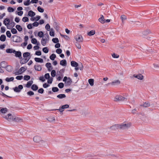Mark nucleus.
Masks as SVG:
<instances>
[{"label": "nucleus", "mask_w": 159, "mask_h": 159, "mask_svg": "<svg viewBox=\"0 0 159 159\" xmlns=\"http://www.w3.org/2000/svg\"><path fill=\"white\" fill-rule=\"evenodd\" d=\"M127 99V96H123L121 95H117L114 98V101H126Z\"/></svg>", "instance_id": "1"}, {"label": "nucleus", "mask_w": 159, "mask_h": 159, "mask_svg": "<svg viewBox=\"0 0 159 159\" xmlns=\"http://www.w3.org/2000/svg\"><path fill=\"white\" fill-rule=\"evenodd\" d=\"M49 36L48 34H45L41 41V43L42 45L45 46L48 41Z\"/></svg>", "instance_id": "2"}, {"label": "nucleus", "mask_w": 159, "mask_h": 159, "mask_svg": "<svg viewBox=\"0 0 159 159\" xmlns=\"http://www.w3.org/2000/svg\"><path fill=\"white\" fill-rule=\"evenodd\" d=\"M63 81L65 82V85L66 86L70 85L72 82L70 77H67L66 76L64 77Z\"/></svg>", "instance_id": "3"}, {"label": "nucleus", "mask_w": 159, "mask_h": 159, "mask_svg": "<svg viewBox=\"0 0 159 159\" xmlns=\"http://www.w3.org/2000/svg\"><path fill=\"white\" fill-rule=\"evenodd\" d=\"M120 129H125L129 128L131 125L130 123H123L119 124Z\"/></svg>", "instance_id": "4"}, {"label": "nucleus", "mask_w": 159, "mask_h": 159, "mask_svg": "<svg viewBox=\"0 0 159 159\" xmlns=\"http://www.w3.org/2000/svg\"><path fill=\"white\" fill-rule=\"evenodd\" d=\"M14 115H12L11 113H9L5 116H3V117L7 121L9 122L13 121Z\"/></svg>", "instance_id": "5"}, {"label": "nucleus", "mask_w": 159, "mask_h": 159, "mask_svg": "<svg viewBox=\"0 0 159 159\" xmlns=\"http://www.w3.org/2000/svg\"><path fill=\"white\" fill-rule=\"evenodd\" d=\"M74 38L77 42H82L83 41V38L82 36L80 35H76L75 36Z\"/></svg>", "instance_id": "6"}, {"label": "nucleus", "mask_w": 159, "mask_h": 159, "mask_svg": "<svg viewBox=\"0 0 159 159\" xmlns=\"http://www.w3.org/2000/svg\"><path fill=\"white\" fill-rule=\"evenodd\" d=\"M26 69V67H22L17 71L16 72L15 74L16 75L21 74L24 72L25 71Z\"/></svg>", "instance_id": "7"}, {"label": "nucleus", "mask_w": 159, "mask_h": 159, "mask_svg": "<svg viewBox=\"0 0 159 159\" xmlns=\"http://www.w3.org/2000/svg\"><path fill=\"white\" fill-rule=\"evenodd\" d=\"M13 41L15 42H20L22 41V39L20 37L14 35L12 37Z\"/></svg>", "instance_id": "8"}, {"label": "nucleus", "mask_w": 159, "mask_h": 159, "mask_svg": "<svg viewBox=\"0 0 159 159\" xmlns=\"http://www.w3.org/2000/svg\"><path fill=\"white\" fill-rule=\"evenodd\" d=\"M120 126L119 124H115L112 125V126H110L109 129H110V130L112 131H114L116 129H120Z\"/></svg>", "instance_id": "9"}, {"label": "nucleus", "mask_w": 159, "mask_h": 159, "mask_svg": "<svg viewBox=\"0 0 159 159\" xmlns=\"http://www.w3.org/2000/svg\"><path fill=\"white\" fill-rule=\"evenodd\" d=\"M8 111V109L6 107L1 108L0 109V113L2 114V116L3 117V116H5V114L7 113Z\"/></svg>", "instance_id": "10"}, {"label": "nucleus", "mask_w": 159, "mask_h": 159, "mask_svg": "<svg viewBox=\"0 0 159 159\" xmlns=\"http://www.w3.org/2000/svg\"><path fill=\"white\" fill-rule=\"evenodd\" d=\"M120 84V81L118 80H116L112 81L111 83H108L106 85V86H108L110 84L112 85H115L117 84Z\"/></svg>", "instance_id": "11"}, {"label": "nucleus", "mask_w": 159, "mask_h": 159, "mask_svg": "<svg viewBox=\"0 0 159 159\" xmlns=\"http://www.w3.org/2000/svg\"><path fill=\"white\" fill-rule=\"evenodd\" d=\"M42 138L41 137L39 136H34L33 138V141L35 143H39L41 141Z\"/></svg>", "instance_id": "12"}, {"label": "nucleus", "mask_w": 159, "mask_h": 159, "mask_svg": "<svg viewBox=\"0 0 159 159\" xmlns=\"http://www.w3.org/2000/svg\"><path fill=\"white\" fill-rule=\"evenodd\" d=\"M23 88V86L22 85H20L18 87H16L13 88L14 90L16 92H19L20 91V90Z\"/></svg>", "instance_id": "13"}, {"label": "nucleus", "mask_w": 159, "mask_h": 159, "mask_svg": "<svg viewBox=\"0 0 159 159\" xmlns=\"http://www.w3.org/2000/svg\"><path fill=\"white\" fill-rule=\"evenodd\" d=\"M98 20L99 22L102 24H104L105 22V19L104 18V17L102 15H100V17L98 19Z\"/></svg>", "instance_id": "14"}, {"label": "nucleus", "mask_w": 159, "mask_h": 159, "mask_svg": "<svg viewBox=\"0 0 159 159\" xmlns=\"http://www.w3.org/2000/svg\"><path fill=\"white\" fill-rule=\"evenodd\" d=\"M69 107V106L68 105L65 104L62 106L61 108L57 110H58L60 112H62L64 111V109L68 108Z\"/></svg>", "instance_id": "15"}, {"label": "nucleus", "mask_w": 159, "mask_h": 159, "mask_svg": "<svg viewBox=\"0 0 159 159\" xmlns=\"http://www.w3.org/2000/svg\"><path fill=\"white\" fill-rule=\"evenodd\" d=\"M13 121L16 122H22L23 121V119L20 117L16 116L14 115Z\"/></svg>", "instance_id": "16"}, {"label": "nucleus", "mask_w": 159, "mask_h": 159, "mask_svg": "<svg viewBox=\"0 0 159 159\" xmlns=\"http://www.w3.org/2000/svg\"><path fill=\"white\" fill-rule=\"evenodd\" d=\"M14 54H15V56L16 57H19L20 59L21 58V53L20 51H15Z\"/></svg>", "instance_id": "17"}, {"label": "nucleus", "mask_w": 159, "mask_h": 159, "mask_svg": "<svg viewBox=\"0 0 159 159\" xmlns=\"http://www.w3.org/2000/svg\"><path fill=\"white\" fill-rule=\"evenodd\" d=\"M133 77L137 78L138 79L140 80H142L143 78V76L141 74H139L137 75H133Z\"/></svg>", "instance_id": "18"}, {"label": "nucleus", "mask_w": 159, "mask_h": 159, "mask_svg": "<svg viewBox=\"0 0 159 159\" xmlns=\"http://www.w3.org/2000/svg\"><path fill=\"white\" fill-rule=\"evenodd\" d=\"M30 59V57H26L25 59H22L20 61V63L21 64H24L26 63Z\"/></svg>", "instance_id": "19"}, {"label": "nucleus", "mask_w": 159, "mask_h": 159, "mask_svg": "<svg viewBox=\"0 0 159 159\" xmlns=\"http://www.w3.org/2000/svg\"><path fill=\"white\" fill-rule=\"evenodd\" d=\"M0 65L2 68H6L7 66V62L5 61H3L0 62Z\"/></svg>", "instance_id": "20"}, {"label": "nucleus", "mask_w": 159, "mask_h": 159, "mask_svg": "<svg viewBox=\"0 0 159 159\" xmlns=\"http://www.w3.org/2000/svg\"><path fill=\"white\" fill-rule=\"evenodd\" d=\"M40 143L42 145L45 147H48V144L47 142L44 140L41 139V141L40 142Z\"/></svg>", "instance_id": "21"}, {"label": "nucleus", "mask_w": 159, "mask_h": 159, "mask_svg": "<svg viewBox=\"0 0 159 159\" xmlns=\"http://www.w3.org/2000/svg\"><path fill=\"white\" fill-rule=\"evenodd\" d=\"M34 68L35 70L39 71L42 69V67L40 65H35L34 66Z\"/></svg>", "instance_id": "22"}, {"label": "nucleus", "mask_w": 159, "mask_h": 159, "mask_svg": "<svg viewBox=\"0 0 159 159\" xmlns=\"http://www.w3.org/2000/svg\"><path fill=\"white\" fill-rule=\"evenodd\" d=\"M47 120L50 122H53L55 121V118L53 116H50L48 118Z\"/></svg>", "instance_id": "23"}, {"label": "nucleus", "mask_w": 159, "mask_h": 159, "mask_svg": "<svg viewBox=\"0 0 159 159\" xmlns=\"http://www.w3.org/2000/svg\"><path fill=\"white\" fill-rule=\"evenodd\" d=\"M46 66L48 68V70L49 71H50L52 69L51 64L50 63L48 62L46 64Z\"/></svg>", "instance_id": "24"}, {"label": "nucleus", "mask_w": 159, "mask_h": 159, "mask_svg": "<svg viewBox=\"0 0 159 159\" xmlns=\"http://www.w3.org/2000/svg\"><path fill=\"white\" fill-rule=\"evenodd\" d=\"M95 33V31L94 30H92L87 33L88 35L91 36L94 35Z\"/></svg>", "instance_id": "25"}, {"label": "nucleus", "mask_w": 159, "mask_h": 159, "mask_svg": "<svg viewBox=\"0 0 159 159\" xmlns=\"http://www.w3.org/2000/svg\"><path fill=\"white\" fill-rule=\"evenodd\" d=\"M60 64L63 66H66L67 64L66 61V60H61L60 62Z\"/></svg>", "instance_id": "26"}, {"label": "nucleus", "mask_w": 159, "mask_h": 159, "mask_svg": "<svg viewBox=\"0 0 159 159\" xmlns=\"http://www.w3.org/2000/svg\"><path fill=\"white\" fill-rule=\"evenodd\" d=\"M71 65L72 66L77 67L78 66V63L74 61H72L71 62Z\"/></svg>", "instance_id": "27"}, {"label": "nucleus", "mask_w": 159, "mask_h": 159, "mask_svg": "<svg viewBox=\"0 0 159 159\" xmlns=\"http://www.w3.org/2000/svg\"><path fill=\"white\" fill-rule=\"evenodd\" d=\"M15 50L12 49H10V48H8L6 50V52L7 53H14Z\"/></svg>", "instance_id": "28"}, {"label": "nucleus", "mask_w": 159, "mask_h": 159, "mask_svg": "<svg viewBox=\"0 0 159 159\" xmlns=\"http://www.w3.org/2000/svg\"><path fill=\"white\" fill-rule=\"evenodd\" d=\"M94 80L93 79H90L88 80V82L90 85L93 86L94 85Z\"/></svg>", "instance_id": "29"}, {"label": "nucleus", "mask_w": 159, "mask_h": 159, "mask_svg": "<svg viewBox=\"0 0 159 159\" xmlns=\"http://www.w3.org/2000/svg\"><path fill=\"white\" fill-rule=\"evenodd\" d=\"M120 18L122 21V22L123 23L124 21L127 19L126 16L124 15H122L120 16Z\"/></svg>", "instance_id": "30"}, {"label": "nucleus", "mask_w": 159, "mask_h": 159, "mask_svg": "<svg viewBox=\"0 0 159 159\" xmlns=\"http://www.w3.org/2000/svg\"><path fill=\"white\" fill-rule=\"evenodd\" d=\"M34 60L37 62L40 63H43V59L41 58L35 57L34 58Z\"/></svg>", "instance_id": "31"}, {"label": "nucleus", "mask_w": 159, "mask_h": 159, "mask_svg": "<svg viewBox=\"0 0 159 159\" xmlns=\"http://www.w3.org/2000/svg\"><path fill=\"white\" fill-rule=\"evenodd\" d=\"M35 15V13L31 10L28 12V15L32 17L34 16Z\"/></svg>", "instance_id": "32"}, {"label": "nucleus", "mask_w": 159, "mask_h": 159, "mask_svg": "<svg viewBox=\"0 0 159 159\" xmlns=\"http://www.w3.org/2000/svg\"><path fill=\"white\" fill-rule=\"evenodd\" d=\"M10 22V20L9 19L6 18L4 20L3 23L5 25H9Z\"/></svg>", "instance_id": "33"}, {"label": "nucleus", "mask_w": 159, "mask_h": 159, "mask_svg": "<svg viewBox=\"0 0 159 159\" xmlns=\"http://www.w3.org/2000/svg\"><path fill=\"white\" fill-rule=\"evenodd\" d=\"M33 83V81H30L27 82L25 87L28 88H30Z\"/></svg>", "instance_id": "34"}, {"label": "nucleus", "mask_w": 159, "mask_h": 159, "mask_svg": "<svg viewBox=\"0 0 159 159\" xmlns=\"http://www.w3.org/2000/svg\"><path fill=\"white\" fill-rule=\"evenodd\" d=\"M6 39V36L4 34L2 35L0 37V40L2 41H5Z\"/></svg>", "instance_id": "35"}, {"label": "nucleus", "mask_w": 159, "mask_h": 159, "mask_svg": "<svg viewBox=\"0 0 159 159\" xmlns=\"http://www.w3.org/2000/svg\"><path fill=\"white\" fill-rule=\"evenodd\" d=\"M66 96L65 94H62L58 95L57 96V97L59 98V99H62L66 98Z\"/></svg>", "instance_id": "36"}, {"label": "nucleus", "mask_w": 159, "mask_h": 159, "mask_svg": "<svg viewBox=\"0 0 159 159\" xmlns=\"http://www.w3.org/2000/svg\"><path fill=\"white\" fill-rule=\"evenodd\" d=\"M38 86L35 84H33L31 86V89L34 91H36L38 89Z\"/></svg>", "instance_id": "37"}, {"label": "nucleus", "mask_w": 159, "mask_h": 159, "mask_svg": "<svg viewBox=\"0 0 159 159\" xmlns=\"http://www.w3.org/2000/svg\"><path fill=\"white\" fill-rule=\"evenodd\" d=\"M30 53L29 52H25L23 54V56L24 58H29Z\"/></svg>", "instance_id": "38"}, {"label": "nucleus", "mask_w": 159, "mask_h": 159, "mask_svg": "<svg viewBox=\"0 0 159 159\" xmlns=\"http://www.w3.org/2000/svg\"><path fill=\"white\" fill-rule=\"evenodd\" d=\"M31 43L33 44H36L37 43V45H39V43H37V40L36 39L34 38L32 39L31 40Z\"/></svg>", "instance_id": "39"}, {"label": "nucleus", "mask_w": 159, "mask_h": 159, "mask_svg": "<svg viewBox=\"0 0 159 159\" xmlns=\"http://www.w3.org/2000/svg\"><path fill=\"white\" fill-rule=\"evenodd\" d=\"M14 80V78L13 77H11L10 78L7 77L5 79L6 81L7 82L12 81L13 80Z\"/></svg>", "instance_id": "40"}, {"label": "nucleus", "mask_w": 159, "mask_h": 159, "mask_svg": "<svg viewBox=\"0 0 159 159\" xmlns=\"http://www.w3.org/2000/svg\"><path fill=\"white\" fill-rule=\"evenodd\" d=\"M56 57V55L54 54H52L50 56V58L52 60H54Z\"/></svg>", "instance_id": "41"}, {"label": "nucleus", "mask_w": 159, "mask_h": 159, "mask_svg": "<svg viewBox=\"0 0 159 159\" xmlns=\"http://www.w3.org/2000/svg\"><path fill=\"white\" fill-rule=\"evenodd\" d=\"M16 29L19 31H21L22 30V29L21 26L19 25H17L16 26Z\"/></svg>", "instance_id": "42"}, {"label": "nucleus", "mask_w": 159, "mask_h": 159, "mask_svg": "<svg viewBox=\"0 0 159 159\" xmlns=\"http://www.w3.org/2000/svg\"><path fill=\"white\" fill-rule=\"evenodd\" d=\"M112 57L114 58H118L119 57V55L113 53L111 54Z\"/></svg>", "instance_id": "43"}, {"label": "nucleus", "mask_w": 159, "mask_h": 159, "mask_svg": "<svg viewBox=\"0 0 159 159\" xmlns=\"http://www.w3.org/2000/svg\"><path fill=\"white\" fill-rule=\"evenodd\" d=\"M37 10L40 12H43L44 11V9L40 7H38Z\"/></svg>", "instance_id": "44"}, {"label": "nucleus", "mask_w": 159, "mask_h": 159, "mask_svg": "<svg viewBox=\"0 0 159 159\" xmlns=\"http://www.w3.org/2000/svg\"><path fill=\"white\" fill-rule=\"evenodd\" d=\"M52 41V42L55 43H57L59 42V40L57 38H53Z\"/></svg>", "instance_id": "45"}, {"label": "nucleus", "mask_w": 159, "mask_h": 159, "mask_svg": "<svg viewBox=\"0 0 159 159\" xmlns=\"http://www.w3.org/2000/svg\"><path fill=\"white\" fill-rule=\"evenodd\" d=\"M38 36L40 37H43V33L42 31H40L38 33Z\"/></svg>", "instance_id": "46"}, {"label": "nucleus", "mask_w": 159, "mask_h": 159, "mask_svg": "<svg viewBox=\"0 0 159 159\" xmlns=\"http://www.w3.org/2000/svg\"><path fill=\"white\" fill-rule=\"evenodd\" d=\"M7 10L8 12H13L14 11V9L11 7H8Z\"/></svg>", "instance_id": "47"}, {"label": "nucleus", "mask_w": 159, "mask_h": 159, "mask_svg": "<svg viewBox=\"0 0 159 159\" xmlns=\"http://www.w3.org/2000/svg\"><path fill=\"white\" fill-rule=\"evenodd\" d=\"M43 51L45 53H47L48 52V50L47 47H44L43 48Z\"/></svg>", "instance_id": "48"}, {"label": "nucleus", "mask_w": 159, "mask_h": 159, "mask_svg": "<svg viewBox=\"0 0 159 159\" xmlns=\"http://www.w3.org/2000/svg\"><path fill=\"white\" fill-rule=\"evenodd\" d=\"M30 77L29 75H25L24 77V79L25 80H28L30 79Z\"/></svg>", "instance_id": "49"}, {"label": "nucleus", "mask_w": 159, "mask_h": 159, "mask_svg": "<svg viewBox=\"0 0 159 159\" xmlns=\"http://www.w3.org/2000/svg\"><path fill=\"white\" fill-rule=\"evenodd\" d=\"M22 20L24 22H26L29 21V19L26 17H24L23 18Z\"/></svg>", "instance_id": "50"}, {"label": "nucleus", "mask_w": 159, "mask_h": 159, "mask_svg": "<svg viewBox=\"0 0 159 159\" xmlns=\"http://www.w3.org/2000/svg\"><path fill=\"white\" fill-rule=\"evenodd\" d=\"M150 105V104L148 102H145L143 104V106L144 107H146L149 106Z\"/></svg>", "instance_id": "51"}, {"label": "nucleus", "mask_w": 159, "mask_h": 159, "mask_svg": "<svg viewBox=\"0 0 159 159\" xmlns=\"http://www.w3.org/2000/svg\"><path fill=\"white\" fill-rule=\"evenodd\" d=\"M52 90L53 92H56L58 91L59 89L57 87H53L52 89Z\"/></svg>", "instance_id": "52"}, {"label": "nucleus", "mask_w": 159, "mask_h": 159, "mask_svg": "<svg viewBox=\"0 0 159 159\" xmlns=\"http://www.w3.org/2000/svg\"><path fill=\"white\" fill-rule=\"evenodd\" d=\"M51 75L52 77H54L56 75V71L54 70H52L51 72Z\"/></svg>", "instance_id": "53"}, {"label": "nucleus", "mask_w": 159, "mask_h": 159, "mask_svg": "<svg viewBox=\"0 0 159 159\" xmlns=\"http://www.w3.org/2000/svg\"><path fill=\"white\" fill-rule=\"evenodd\" d=\"M64 84L62 83H60L58 84V87L61 89L62 88L64 87Z\"/></svg>", "instance_id": "54"}, {"label": "nucleus", "mask_w": 159, "mask_h": 159, "mask_svg": "<svg viewBox=\"0 0 159 159\" xmlns=\"http://www.w3.org/2000/svg\"><path fill=\"white\" fill-rule=\"evenodd\" d=\"M11 33L13 34H16L17 33L16 30L15 28H12L11 30Z\"/></svg>", "instance_id": "55"}, {"label": "nucleus", "mask_w": 159, "mask_h": 159, "mask_svg": "<svg viewBox=\"0 0 159 159\" xmlns=\"http://www.w3.org/2000/svg\"><path fill=\"white\" fill-rule=\"evenodd\" d=\"M45 29L48 30L49 31L50 30V27L49 24H47L45 27Z\"/></svg>", "instance_id": "56"}, {"label": "nucleus", "mask_w": 159, "mask_h": 159, "mask_svg": "<svg viewBox=\"0 0 159 159\" xmlns=\"http://www.w3.org/2000/svg\"><path fill=\"white\" fill-rule=\"evenodd\" d=\"M6 35L7 37L10 38L11 37V34L10 31H7L6 32Z\"/></svg>", "instance_id": "57"}, {"label": "nucleus", "mask_w": 159, "mask_h": 159, "mask_svg": "<svg viewBox=\"0 0 159 159\" xmlns=\"http://www.w3.org/2000/svg\"><path fill=\"white\" fill-rule=\"evenodd\" d=\"M30 0H27L26 2H24V4L25 6H28L30 5Z\"/></svg>", "instance_id": "58"}, {"label": "nucleus", "mask_w": 159, "mask_h": 159, "mask_svg": "<svg viewBox=\"0 0 159 159\" xmlns=\"http://www.w3.org/2000/svg\"><path fill=\"white\" fill-rule=\"evenodd\" d=\"M75 46L77 48H78L79 49H81V46L80 44L79 43V42H76L75 43Z\"/></svg>", "instance_id": "59"}, {"label": "nucleus", "mask_w": 159, "mask_h": 159, "mask_svg": "<svg viewBox=\"0 0 159 159\" xmlns=\"http://www.w3.org/2000/svg\"><path fill=\"white\" fill-rule=\"evenodd\" d=\"M56 52L58 54H61L62 52V50L60 48H58L56 50Z\"/></svg>", "instance_id": "60"}, {"label": "nucleus", "mask_w": 159, "mask_h": 159, "mask_svg": "<svg viewBox=\"0 0 159 159\" xmlns=\"http://www.w3.org/2000/svg\"><path fill=\"white\" fill-rule=\"evenodd\" d=\"M27 94L29 96H32L34 95V93L32 91H30L27 93Z\"/></svg>", "instance_id": "61"}, {"label": "nucleus", "mask_w": 159, "mask_h": 159, "mask_svg": "<svg viewBox=\"0 0 159 159\" xmlns=\"http://www.w3.org/2000/svg\"><path fill=\"white\" fill-rule=\"evenodd\" d=\"M44 77L45 79H48L50 78V75L49 73L46 74L44 75Z\"/></svg>", "instance_id": "62"}, {"label": "nucleus", "mask_w": 159, "mask_h": 159, "mask_svg": "<svg viewBox=\"0 0 159 159\" xmlns=\"http://www.w3.org/2000/svg\"><path fill=\"white\" fill-rule=\"evenodd\" d=\"M49 34L50 35L52 36H54V32L52 31V29L51 31H50Z\"/></svg>", "instance_id": "63"}, {"label": "nucleus", "mask_w": 159, "mask_h": 159, "mask_svg": "<svg viewBox=\"0 0 159 159\" xmlns=\"http://www.w3.org/2000/svg\"><path fill=\"white\" fill-rule=\"evenodd\" d=\"M44 91V90L42 88H41L39 89L38 90V93H43Z\"/></svg>", "instance_id": "64"}]
</instances>
